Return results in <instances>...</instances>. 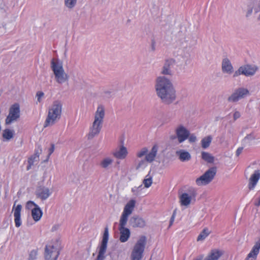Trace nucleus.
Returning <instances> with one entry per match:
<instances>
[{"instance_id": "6ab92c4d", "label": "nucleus", "mask_w": 260, "mask_h": 260, "mask_svg": "<svg viewBox=\"0 0 260 260\" xmlns=\"http://www.w3.org/2000/svg\"><path fill=\"white\" fill-rule=\"evenodd\" d=\"M42 152V148L40 146H38L36 148L35 153L28 159V166H27V170H29L31 168L35 162H38L39 160V156Z\"/></svg>"}, {"instance_id": "20e7f679", "label": "nucleus", "mask_w": 260, "mask_h": 260, "mask_svg": "<svg viewBox=\"0 0 260 260\" xmlns=\"http://www.w3.org/2000/svg\"><path fill=\"white\" fill-rule=\"evenodd\" d=\"M105 114L104 106H99L94 114V121L90 128L88 139H92L100 133L102 127Z\"/></svg>"}, {"instance_id": "5701e85b", "label": "nucleus", "mask_w": 260, "mask_h": 260, "mask_svg": "<svg viewBox=\"0 0 260 260\" xmlns=\"http://www.w3.org/2000/svg\"><path fill=\"white\" fill-rule=\"evenodd\" d=\"M221 69L222 72L224 73L231 74L233 72V67L229 58H224L222 59L221 63Z\"/></svg>"}, {"instance_id": "c85d7f7f", "label": "nucleus", "mask_w": 260, "mask_h": 260, "mask_svg": "<svg viewBox=\"0 0 260 260\" xmlns=\"http://www.w3.org/2000/svg\"><path fill=\"white\" fill-rule=\"evenodd\" d=\"M14 135V131L8 128L4 129L3 133V138L4 139L3 141H9L13 137Z\"/></svg>"}, {"instance_id": "a878e982", "label": "nucleus", "mask_w": 260, "mask_h": 260, "mask_svg": "<svg viewBox=\"0 0 260 260\" xmlns=\"http://www.w3.org/2000/svg\"><path fill=\"white\" fill-rule=\"evenodd\" d=\"M176 154L181 161H187L191 159L190 154L185 150L180 149L176 152Z\"/></svg>"}, {"instance_id": "2f4dec72", "label": "nucleus", "mask_w": 260, "mask_h": 260, "mask_svg": "<svg viewBox=\"0 0 260 260\" xmlns=\"http://www.w3.org/2000/svg\"><path fill=\"white\" fill-rule=\"evenodd\" d=\"M77 0H64V6L69 9H73L77 4Z\"/></svg>"}, {"instance_id": "cd10ccee", "label": "nucleus", "mask_w": 260, "mask_h": 260, "mask_svg": "<svg viewBox=\"0 0 260 260\" xmlns=\"http://www.w3.org/2000/svg\"><path fill=\"white\" fill-rule=\"evenodd\" d=\"M114 160L110 157H106L103 158L100 163L101 167L104 169H108L113 163Z\"/></svg>"}, {"instance_id": "f257e3e1", "label": "nucleus", "mask_w": 260, "mask_h": 260, "mask_svg": "<svg viewBox=\"0 0 260 260\" xmlns=\"http://www.w3.org/2000/svg\"><path fill=\"white\" fill-rule=\"evenodd\" d=\"M155 89L157 96L167 105L172 104L176 99V90L171 80L164 76L156 78Z\"/></svg>"}, {"instance_id": "72a5a7b5", "label": "nucleus", "mask_w": 260, "mask_h": 260, "mask_svg": "<svg viewBox=\"0 0 260 260\" xmlns=\"http://www.w3.org/2000/svg\"><path fill=\"white\" fill-rule=\"evenodd\" d=\"M209 234V232L207 229H204L199 234L197 238V241H201L204 240Z\"/></svg>"}, {"instance_id": "0eeeda50", "label": "nucleus", "mask_w": 260, "mask_h": 260, "mask_svg": "<svg viewBox=\"0 0 260 260\" xmlns=\"http://www.w3.org/2000/svg\"><path fill=\"white\" fill-rule=\"evenodd\" d=\"M108 239L109 230L108 227H106L105 228L101 243L98 247V253L97 257L94 260H105L106 258V252L107 249Z\"/></svg>"}, {"instance_id": "37998d69", "label": "nucleus", "mask_w": 260, "mask_h": 260, "mask_svg": "<svg viewBox=\"0 0 260 260\" xmlns=\"http://www.w3.org/2000/svg\"><path fill=\"white\" fill-rule=\"evenodd\" d=\"M254 205L256 207H259L260 206V197L254 200Z\"/></svg>"}, {"instance_id": "f8f14e48", "label": "nucleus", "mask_w": 260, "mask_h": 260, "mask_svg": "<svg viewBox=\"0 0 260 260\" xmlns=\"http://www.w3.org/2000/svg\"><path fill=\"white\" fill-rule=\"evenodd\" d=\"M258 68L256 66L245 64L241 66L238 70L236 71L234 74V77H238L241 75L246 77L251 76L255 74Z\"/></svg>"}, {"instance_id": "4c0bfd02", "label": "nucleus", "mask_w": 260, "mask_h": 260, "mask_svg": "<svg viewBox=\"0 0 260 260\" xmlns=\"http://www.w3.org/2000/svg\"><path fill=\"white\" fill-rule=\"evenodd\" d=\"M190 143H194L197 141V137L194 134H190L189 132V136L187 139Z\"/></svg>"}, {"instance_id": "ddd939ff", "label": "nucleus", "mask_w": 260, "mask_h": 260, "mask_svg": "<svg viewBox=\"0 0 260 260\" xmlns=\"http://www.w3.org/2000/svg\"><path fill=\"white\" fill-rule=\"evenodd\" d=\"M176 138L179 144L183 143L189 136V131L183 124H179L175 129Z\"/></svg>"}, {"instance_id": "aec40b11", "label": "nucleus", "mask_w": 260, "mask_h": 260, "mask_svg": "<svg viewBox=\"0 0 260 260\" xmlns=\"http://www.w3.org/2000/svg\"><path fill=\"white\" fill-rule=\"evenodd\" d=\"M260 179V170H255L254 173L251 175L249 183H248V188L249 190H253L256 185L257 184L258 180Z\"/></svg>"}, {"instance_id": "58836bf2", "label": "nucleus", "mask_w": 260, "mask_h": 260, "mask_svg": "<svg viewBox=\"0 0 260 260\" xmlns=\"http://www.w3.org/2000/svg\"><path fill=\"white\" fill-rule=\"evenodd\" d=\"M54 148H55L54 145L53 144H51V147L48 149V155L47 156V158L46 160H45V161H48L50 156L54 152Z\"/></svg>"}, {"instance_id": "8fccbe9b", "label": "nucleus", "mask_w": 260, "mask_h": 260, "mask_svg": "<svg viewBox=\"0 0 260 260\" xmlns=\"http://www.w3.org/2000/svg\"><path fill=\"white\" fill-rule=\"evenodd\" d=\"M142 185H140L138 187H135L134 188H133L132 190L133 192H135V191H136L137 190L139 189H141V187H142Z\"/></svg>"}, {"instance_id": "dca6fc26", "label": "nucleus", "mask_w": 260, "mask_h": 260, "mask_svg": "<svg viewBox=\"0 0 260 260\" xmlns=\"http://www.w3.org/2000/svg\"><path fill=\"white\" fill-rule=\"evenodd\" d=\"M176 61L173 58H168L165 60L160 74L164 75H172L171 69L175 65Z\"/></svg>"}, {"instance_id": "603ef678", "label": "nucleus", "mask_w": 260, "mask_h": 260, "mask_svg": "<svg viewBox=\"0 0 260 260\" xmlns=\"http://www.w3.org/2000/svg\"><path fill=\"white\" fill-rule=\"evenodd\" d=\"M29 201L27 202V204H26L27 207L28 208H29H29H32V207H35V205H31V204L29 205Z\"/></svg>"}, {"instance_id": "ea45409f", "label": "nucleus", "mask_w": 260, "mask_h": 260, "mask_svg": "<svg viewBox=\"0 0 260 260\" xmlns=\"http://www.w3.org/2000/svg\"><path fill=\"white\" fill-rule=\"evenodd\" d=\"M176 215V210L175 209L174 210L173 214L172 215V216L171 217V219L170 220V224H169V227L171 226L172 224H173V222L174 221L175 217Z\"/></svg>"}, {"instance_id": "a18cd8bd", "label": "nucleus", "mask_w": 260, "mask_h": 260, "mask_svg": "<svg viewBox=\"0 0 260 260\" xmlns=\"http://www.w3.org/2000/svg\"><path fill=\"white\" fill-rule=\"evenodd\" d=\"M59 226H60V225L58 224L54 225L51 228V231L55 232V231H57L59 229Z\"/></svg>"}, {"instance_id": "393cba45", "label": "nucleus", "mask_w": 260, "mask_h": 260, "mask_svg": "<svg viewBox=\"0 0 260 260\" xmlns=\"http://www.w3.org/2000/svg\"><path fill=\"white\" fill-rule=\"evenodd\" d=\"M22 206L20 204L17 205L14 209V216L15 226L17 228L19 227L21 225V211Z\"/></svg>"}, {"instance_id": "a19ab883", "label": "nucleus", "mask_w": 260, "mask_h": 260, "mask_svg": "<svg viewBox=\"0 0 260 260\" xmlns=\"http://www.w3.org/2000/svg\"><path fill=\"white\" fill-rule=\"evenodd\" d=\"M44 93L42 91H38L36 93V97L37 98L38 102L40 103L41 102V98L43 97Z\"/></svg>"}, {"instance_id": "9d476101", "label": "nucleus", "mask_w": 260, "mask_h": 260, "mask_svg": "<svg viewBox=\"0 0 260 260\" xmlns=\"http://www.w3.org/2000/svg\"><path fill=\"white\" fill-rule=\"evenodd\" d=\"M249 95L250 92L247 88L239 87L234 90L233 93L228 98V101L229 102L236 103Z\"/></svg>"}, {"instance_id": "473e14b6", "label": "nucleus", "mask_w": 260, "mask_h": 260, "mask_svg": "<svg viewBox=\"0 0 260 260\" xmlns=\"http://www.w3.org/2000/svg\"><path fill=\"white\" fill-rule=\"evenodd\" d=\"M143 183L146 188L149 187L152 183V177L148 174L146 176L145 178L143 180Z\"/></svg>"}, {"instance_id": "a211bd4d", "label": "nucleus", "mask_w": 260, "mask_h": 260, "mask_svg": "<svg viewBox=\"0 0 260 260\" xmlns=\"http://www.w3.org/2000/svg\"><path fill=\"white\" fill-rule=\"evenodd\" d=\"M129 224L133 228H143L146 225V221L142 217L135 215L130 218Z\"/></svg>"}, {"instance_id": "4be33fe9", "label": "nucleus", "mask_w": 260, "mask_h": 260, "mask_svg": "<svg viewBox=\"0 0 260 260\" xmlns=\"http://www.w3.org/2000/svg\"><path fill=\"white\" fill-rule=\"evenodd\" d=\"M29 204L35 205V207L31 210V216L36 222L39 221L43 215L41 209L33 201H29Z\"/></svg>"}, {"instance_id": "c03bdc74", "label": "nucleus", "mask_w": 260, "mask_h": 260, "mask_svg": "<svg viewBox=\"0 0 260 260\" xmlns=\"http://www.w3.org/2000/svg\"><path fill=\"white\" fill-rule=\"evenodd\" d=\"M151 48L153 51L155 50V41L154 39L151 40Z\"/></svg>"}, {"instance_id": "2eb2a0df", "label": "nucleus", "mask_w": 260, "mask_h": 260, "mask_svg": "<svg viewBox=\"0 0 260 260\" xmlns=\"http://www.w3.org/2000/svg\"><path fill=\"white\" fill-rule=\"evenodd\" d=\"M122 144L118 146L112 152V155L118 159H125L128 153L126 147L123 145V141H122Z\"/></svg>"}, {"instance_id": "bb28decb", "label": "nucleus", "mask_w": 260, "mask_h": 260, "mask_svg": "<svg viewBox=\"0 0 260 260\" xmlns=\"http://www.w3.org/2000/svg\"><path fill=\"white\" fill-rule=\"evenodd\" d=\"M158 151V146L157 145H154L150 152L148 153H147V154L145 156V159L146 160L149 162H152L156 157V155L157 154V152Z\"/></svg>"}, {"instance_id": "4468645a", "label": "nucleus", "mask_w": 260, "mask_h": 260, "mask_svg": "<svg viewBox=\"0 0 260 260\" xmlns=\"http://www.w3.org/2000/svg\"><path fill=\"white\" fill-rule=\"evenodd\" d=\"M197 196V191L194 188L190 189L188 192L183 193L180 197V201L182 206H187L191 200H195Z\"/></svg>"}, {"instance_id": "7ed1b4c3", "label": "nucleus", "mask_w": 260, "mask_h": 260, "mask_svg": "<svg viewBox=\"0 0 260 260\" xmlns=\"http://www.w3.org/2000/svg\"><path fill=\"white\" fill-rule=\"evenodd\" d=\"M62 105L59 101H55L48 109V112L44 122V126L46 127L54 125L61 118Z\"/></svg>"}, {"instance_id": "79ce46f5", "label": "nucleus", "mask_w": 260, "mask_h": 260, "mask_svg": "<svg viewBox=\"0 0 260 260\" xmlns=\"http://www.w3.org/2000/svg\"><path fill=\"white\" fill-rule=\"evenodd\" d=\"M241 116V114L239 111H235L233 115V117L234 120H236L237 119L240 118Z\"/></svg>"}, {"instance_id": "9b49d317", "label": "nucleus", "mask_w": 260, "mask_h": 260, "mask_svg": "<svg viewBox=\"0 0 260 260\" xmlns=\"http://www.w3.org/2000/svg\"><path fill=\"white\" fill-rule=\"evenodd\" d=\"M20 110L19 105L18 103L12 105L10 108L9 114L6 118V124H10L17 121L20 117Z\"/></svg>"}, {"instance_id": "3c124183", "label": "nucleus", "mask_w": 260, "mask_h": 260, "mask_svg": "<svg viewBox=\"0 0 260 260\" xmlns=\"http://www.w3.org/2000/svg\"><path fill=\"white\" fill-rule=\"evenodd\" d=\"M252 13V8H249L247 12L246 16L248 17Z\"/></svg>"}, {"instance_id": "1a4fd4ad", "label": "nucleus", "mask_w": 260, "mask_h": 260, "mask_svg": "<svg viewBox=\"0 0 260 260\" xmlns=\"http://www.w3.org/2000/svg\"><path fill=\"white\" fill-rule=\"evenodd\" d=\"M217 172V168L215 167H211L205 173L197 178L196 180L198 185H207L210 183L214 179Z\"/></svg>"}, {"instance_id": "de8ad7c7", "label": "nucleus", "mask_w": 260, "mask_h": 260, "mask_svg": "<svg viewBox=\"0 0 260 260\" xmlns=\"http://www.w3.org/2000/svg\"><path fill=\"white\" fill-rule=\"evenodd\" d=\"M242 150H243V148H242V147L238 148L236 150V155L237 156L239 155L242 152Z\"/></svg>"}, {"instance_id": "423d86ee", "label": "nucleus", "mask_w": 260, "mask_h": 260, "mask_svg": "<svg viewBox=\"0 0 260 260\" xmlns=\"http://www.w3.org/2000/svg\"><path fill=\"white\" fill-rule=\"evenodd\" d=\"M146 241V236H142L140 237L133 247L131 254V260H142Z\"/></svg>"}, {"instance_id": "e433bc0d", "label": "nucleus", "mask_w": 260, "mask_h": 260, "mask_svg": "<svg viewBox=\"0 0 260 260\" xmlns=\"http://www.w3.org/2000/svg\"><path fill=\"white\" fill-rule=\"evenodd\" d=\"M148 149L146 147H143L137 153V156L139 158H141L144 155H146L148 153Z\"/></svg>"}, {"instance_id": "412c9836", "label": "nucleus", "mask_w": 260, "mask_h": 260, "mask_svg": "<svg viewBox=\"0 0 260 260\" xmlns=\"http://www.w3.org/2000/svg\"><path fill=\"white\" fill-rule=\"evenodd\" d=\"M260 249V239L256 241L250 252L248 254L246 260H255Z\"/></svg>"}, {"instance_id": "b1692460", "label": "nucleus", "mask_w": 260, "mask_h": 260, "mask_svg": "<svg viewBox=\"0 0 260 260\" xmlns=\"http://www.w3.org/2000/svg\"><path fill=\"white\" fill-rule=\"evenodd\" d=\"M223 254L222 250L217 249H212L204 260H218Z\"/></svg>"}, {"instance_id": "49530a36", "label": "nucleus", "mask_w": 260, "mask_h": 260, "mask_svg": "<svg viewBox=\"0 0 260 260\" xmlns=\"http://www.w3.org/2000/svg\"><path fill=\"white\" fill-rule=\"evenodd\" d=\"M254 139V137H253V136L252 134H250V135H247L245 138L244 140H246L247 139L253 140Z\"/></svg>"}, {"instance_id": "f704fd0d", "label": "nucleus", "mask_w": 260, "mask_h": 260, "mask_svg": "<svg viewBox=\"0 0 260 260\" xmlns=\"http://www.w3.org/2000/svg\"><path fill=\"white\" fill-rule=\"evenodd\" d=\"M148 161L146 159H142L138 162V165L136 166V169H144L147 166Z\"/></svg>"}, {"instance_id": "c756f323", "label": "nucleus", "mask_w": 260, "mask_h": 260, "mask_svg": "<svg viewBox=\"0 0 260 260\" xmlns=\"http://www.w3.org/2000/svg\"><path fill=\"white\" fill-rule=\"evenodd\" d=\"M212 137L210 135L203 138L201 142L202 147L203 149H206L208 148L212 142Z\"/></svg>"}, {"instance_id": "c9c22d12", "label": "nucleus", "mask_w": 260, "mask_h": 260, "mask_svg": "<svg viewBox=\"0 0 260 260\" xmlns=\"http://www.w3.org/2000/svg\"><path fill=\"white\" fill-rule=\"evenodd\" d=\"M38 255V250L33 249L32 250L29 254L28 257V260H36Z\"/></svg>"}, {"instance_id": "09e8293b", "label": "nucleus", "mask_w": 260, "mask_h": 260, "mask_svg": "<svg viewBox=\"0 0 260 260\" xmlns=\"http://www.w3.org/2000/svg\"><path fill=\"white\" fill-rule=\"evenodd\" d=\"M204 258V255L201 254L198 256L197 257L193 259V260H203Z\"/></svg>"}, {"instance_id": "7c9ffc66", "label": "nucleus", "mask_w": 260, "mask_h": 260, "mask_svg": "<svg viewBox=\"0 0 260 260\" xmlns=\"http://www.w3.org/2000/svg\"><path fill=\"white\" fill-rule=\"evenodd\" d=\"M202 158L208 163H213L214 157L210 153L203 151L201 153Z\"/></svg>"}, {"instance_id": "6e6552de", "label": "nucleus", "mask_w": 260, "mask_h": 260, "mask_svg": "<svg viewBox=\"0 0 260 260\" xmlns=\"http://www.w3.org/2000/svg\"><path fill=\"white\" fill-rule=\"evenodd\" d=\"M60 254V250L56 244L52 243L47 244L45 248V260H57Z\"/></svg>"}, {"instance_id": "f03ea898", "label": "nucleus", "mask_w": 260, "mask_h": 260, "mask_svg": "<svg viewBox=\"0 0 260 260\" xmlns=\"http://www.w3.org/2000/svg\"><path fill=\"white\" fill-rule=\"evenodd\" d=\"M136 201L134 200H131L125 205L123 211L120 216L119 225V231L120 232L119 240L122 243L126 242L130 237V230L125 228L128 220V216L132 213L135 206Z\"/></svg>"}, {"instance_id": "39448f33", "label": "nucleus", "mask_w": 260, "mask_h": 260, "mask_svg": "<svg viewBox=\"0 0 260 260\" xmlns=\"http://www.w3.org/2000/svg\"><path fill=\"white\" fill-rule=\"evenodd\" d=\"M51 68L55 76L56 81L59 84H62L69 79L68 75L64 72L62 63L58 59H52Z\"/></svg>"}, {"instance_id": "f3484780", "label": "nucleus", "mask_w": 260, "mask_h": 260, "mask_svg": "<svg viewBox=\"0 0 260 260\" xmlns=\"http://www.w3.org/2000/svg\"><path fill=\"white\" fill-rule=\"evenodd\" d=\"M51 191L50 189L45 186H38L36 191V195L37 198H40L42 200H46L51 194Z\"/></svg>"}]
</instances>
